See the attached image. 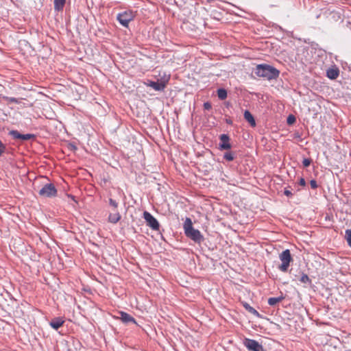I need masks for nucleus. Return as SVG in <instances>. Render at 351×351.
<instances>
[{
  "label": "nucleus",
  "mask_w": 351,
  "mask_h": 351,
  "mask_svg": "<svg viewBox=\"0 0 351 351\" xmlns=\"http://www.w3.org/2000/svg\"><path fill=\"white\" fill-rule=\"evenodd\" d=\"M255 73L258 77L271 80L276 79L279 76L280 72L278 69L270 65L263 64L256 66Z\"/></svg>",
  "instance_id": "obj_1"
},
{
  "label": "nucleus",
  "mask_w": 351,
  "mask_h": 351,
  "mask_svg": "<svg viewBox=\"0 0 351 351\" xmlns=\"http://www.w3.org/2000/svg\"><path fill=\"white\" fill-rule=\"evenodd\" d=\"M183 228L186 236L195 243H200L204 240L202 233L198 230L193 228V223L190 218H186L183 224Z\"/></svg>",
  "instance_id": "obj_2"
},
{
  "label": "nucleus",
  "mask_w": 351,
  "mask_h": 351,
  "mask_svg": "<svg viewBox=\"0 0 351 351\" xmlns=\"http://www.w3.org/2000/svg\"><path fill=\"white\" fill-rule=\"evenodd\" d=\"M279 258L281 261V265H279L278 269L281 271H287L289 267L290 263L292 261L290 251L289 250L282 251L279 255Z\"/></svg>",
  "instance_id": "obj_3"
},
{
  "label": "nucleus",
  "mask_w": 351,
  "mask_h": 351,
  "mask_svg": "<svg viewBox=\"0 0 351 351\" xmlns=\"http://www.w3.org/2000/svg\"><path fill=\"white\" fill-rule=\"evenodd\" d=\"M134 18V14L131 10L124 11L117 14V19L118 21L123 27H127L129 23Z\"/></svg>",
  "instance_id": "obj_4"
},
{
  "label": "nucleus",
  "mask_w": 351,
  "mask_h": 351,
  "mask_svg": "<svg viewBox=\"0 0 351 351\" xmlns=\"http://www.w3.org/2000/svg\"><path fill=\"white\" fill-rule=\"evenodd\" d=\"M38 194L44 197H52L57 195V190L54 184H47L39 191Z\"/></svg>",
  "instance_id": "obj_5"
},
{
  "label": "nucleus",
  "mask_w": 351,
  "mask_h": 351,
  "mask_svg": "<svg viewBox=\"0 0 351 351\" xmlns=\"http://www.w3.org/2000/svg\"><path fill=\"white\" fill-rule=\"evenodd\" d=\"M243 344L250 351H264L263 346L256 340L245 339Z\"/></svg>",
  "instance_id": "obj_6"
},
{
  "label": "nucleus",
  "mask_w": 351,
  "mask_h": 351,
  "mask_svg": "<svg viewBox=\"0 0 351 351\" xmlns=\"http://www.w3.org/2000/svg\"><path fill=\"white\" fill-rule=\"evenodd\" d=\"M143 217L147 225L153 230H158L159 229L160 226L158 221L149 212L145 211L143 213Z\"/></svg>",
  "instance_id": "obj_7"
},
{
  "label": "nucleus",
  "mask_w": 351,
  "mask_h": 351,
  "mask_svg": "<svg viewBox=\"0 0 351 351\" xmlns=\"http://www.w3.org/2000/svg\"><path fill=\"white\" fill-rule=\"evenodd\" d=\"M9 134L14 139H20L22 141H28L35 138V135L33 134H22L18 130H11L10 131Z\"/></svg>",
  "instance_id": "obj_8"
},
{
  "label": "nucleus",
  "mask_w": 351,
  "mask_h": 351,
  "mask_svg": "<svg viewBox=\"0 0 351 351\" xmlns=\"http://www.w3.org/2000/svg\"><path fill=\"white\" fill-rule=\"evenodd\" d=\"M220 143L219 145L221 150L229 149L231 148V145L229 142L230 138L227 134H223L220 136Z\"/></svg>",
  "instance_id": "obj_9"
},
{
  "label": "nucleus",
  "mask_w": 351,
  "mask_h": 351,
  "mask_svg": "<svg viewBox=\"0 0 351 351\" xmlns=\"http://www.w3.org/2000/svg\"><path fill=\"white\" fill-rule=\"evenodd\" d=\"M119 315H120L119 318L123 323H125V324H129V323L136 324L134 318L133 317H132L130 315H129L128 313L121 311L119 313Z\"/></svg>",
  "instance_id": "obj_10"
},
{
  "label": "nucleus",
  "mask_w": 351,
  "mask_h": 351,
  "mask_svg": "<svg viewBox=\"0 0 351 351\" xmlns=\"http://www.w3.org/2000/svg\"><path fill=\"white\" fill-rule=\"evenodd\" d=\"M146 85L147 86L152 87L155 90H162L165 87V84L163 82H158L153 81H148V82L146 83Z\"/></svg>",
  "instance_id": "obj_11"
},
{
  "label": "nucleus",
  "mask_w": 351,
  "mask_h": 351,
  "mask_svg": "<svg viewBox=\"0 0 351 351\" xmlns=\"http://www.w3.org/2000/svg\"><path fill=\"white\" fill-rule=\"evenodd\" d=\"M64 322V321L61 317H56L49 322V325L53 329L58 330L63 325Z\"/></svg>",
  "instance_id": "obj_12"
},
{
  "label": "nucleus",
  "mask_w": 351,
  "mask_h": 351,
  "mask_svg": "<svg viewBox=\"0 0 351 351\" xmlns=\"http://www.w3.org/2000/svg\"><path fill=\"white\" fill-rule=\"evenodd\" d=\"M326 75L328 78L335 80L339 75V69L336 67L329 68L326 71Z\"/></svg>",
  "instance_id": "obj_13"
},
{
  "label": "nucleus",
  "mask_w": 351,
  "mask_h": 351,
  "mask_svg": "<svg viewBox=\"0 0 351 351\" xmlns=\"http://www.w3.org/2000/svg\"><path fill=\"white\" fill-rule=\"evenodd\" d=\"M244 118L251 125V126L254 127L256 125L255 119L250 111L245 110L244 112Z\"/></svg>",
  "instance_id": "obj_14"
},
{
  "label": "nucleus",
  "mask_w": 351,
  "mask_h": 351,
  "mask_svg": "<svg viewBox=\"0 0 351 351\" xmlns=\"http://www.w3.org/2000/svg\"><path fill=\"white\" fill-rule=\"evenodd\" d=\"M121 216L119 213H110L108 217L109 221L115 223L119 221Z\"/></svg>",
  "instance_id": "obj_15"
},
{
  "label": "nucleus",
  "mask_w": 351,
  "mask_h": 351,
  "mask_svg": "<svg viewBox=\"0 0 351 351\" xmlns=\"http://www.w3.org/2000/svg\"><path fill=\"white\" fill-rule=\"evenodd\" d=\"M65 4V0H54V9L57 11L62 10Z\"/></svg>",
  "instance_id": "obj_16"
},
{
  "label": "nucleus",
  "mask_w": 351,
  "mask_h": 351,
  "mask_svg": "<svg viewBox=\"0 0 351 351\" xmlns=\"http://www.w3.org/2000/svg\"><path fill=\"white\" fill-rule=\"evenodd\" d=\"M283 299H284L283 296H280V297H277V298H269L268 299V304L270 306H274L277 303L281 302Z\"/></svg>",
  "instance_id": "obj_17"
},
{
  "label": "nucleus",
  "mask_w": 351,
  "mask_h": 351,
  "mask_svg": "<svg viewBox=\"0 0 351 351\" xmlns=\"http://www.w3.org/2000/svg\"><path fill=\"white\" fill-rule=\"evenodd\" d=\"M217 96L220 99H225L227 97V91L223 88L217 90Z\"/></svg>",
  "instance_id": "obj_18"
},
{
  "label": "nucleus",
  "mask_w": 351,
  "mask_h": 351,
  "mask_svg": "<svg viewBox=\"0 0 351 351\" xmlns=\"http://www.w3.org/2000/svg\"><path fill=\"white\" fill-rule=\"evenodd\" d=\"M345 239H346L348 245L351 247V229H347L346 230Z\"/></svg>",
  "instance_id": "obj_19"
},
{
  "label": "nucleus",
  "mask_w": 351,
  "mask_h": 351,
  "mask_svg": "<svg viewBox=\"0 0 351 351\" xmlns=\"http://www.w3.org/2000/svg\"><path fill=\"white\" fill-rule=\"evenodd\" d=\"M245 308L251 313H252L254 315L258 316L259 314L258 311L254 309L253 307L250 306L248 304H244Z\"/></svg>",
  "instance_id": "obj_20"
},
{
  "label": "nucleus",
  "mask_w": 351,
  "mask_h": 351,
  "mask_svg": "<svg viewBox=\"0 0 351 351\" xmlns=\"http://www.w3.org/2000/svg\"><path fill=\"white\" fill-rule=\"evenodd\" d=\"M3 99L9 103L19 104L20 101L19 99L12 97H4Z\"/></svg>",
  "instance_id": "obj_21"
},
{
  "label": "nucleus",
  "mask_w": 351,
  "mask_h": 351,
  "mask_svg": "<svg viewBox=\"0 0 351 351\" xmlns=\"http://www.w3.org/2000/svg\"><path fill=\"white\" fill-rule=\"evenodd\" d=\"M300 281L304 284H307V283L311 282V280H310L309 277L305 274H303L302 275V276L300 277Z\"/></svg>",
  "instance_id": "obj_22"
},
{
  "label": "nucleus",
  "mask_w": 351,
  "mask_h": 351,
  "mask_svg": "<svg viewBox=\"0 0 351 351\" xmlns=\"http://www.w3.org/2000/svg\"><path fill=\"white\" fill-rule=\"evenodd\" d=\"M223 158L228 161H232L234 160V156L232 152H226L224 154Z\"/></svg>",
  "instance_id": "obj_23"
},
{
  "label": "nucleus",
  "mask_w": 351,
  "mask_h": 351,
  "mask_svg": "<svg viewBox=\"0 0 351 351\" xmlns=\"http://www.w3.org/2000/svg\"><path fill=\"white\" fill-rule=\"evenodd\" d=\"M6 145L0 140V157H1L6 152Z\"/></svg>",
  "instance_id": "obj_24"
},
{
  "label": "nucleus",
  "mask_w": 351,
  "mask_h": 351,
  "mask_svg": "<svg viewBox=\"0 0 351 351\" xmlns=\"http://www.w3.org/2000/svg\"><path fill=\"white\" fill-rule=\"evenodd\" d=\"M287 123L289 124V125H291L293 124V123H295V117L292 115V114H290L288 117H287Z\"/></svg>",
  "instance_id": "obj_25"
},
{
  "label": "nucleus",
  "mask_w": 351,
  "mask_h": 351,
  "mask_svg": "<svg viewBox=\"0 0 351 351\" xmlns=\"http://www.w3.org/2000/svg\"><path fill=\"white\" fill-rule=\"evenodd\" d=\"M302 164L305 167H307L311 164V160L308 158H304L302 161Z\"/></svg>",
  "instance_id": "obj_26"
},
{
  "label": "nucleus",
  "mask_w": 351,
  "mask_h": 351,
  "mask_svg": "<svg viewBox=\"0 0 351 351\" xmlns=\"http://www.w3.org/2000/svg\"><path fill=\"white\" fill-rule=\"evenodd\" d=\"M310 184L312 189H316L317 187V182L315 180H311Z\"/></svg>",
  "instance_id": "obj_27"
},
{
  "label": "nucleus",
  "mask_w": 351,
  "mask_h": 351,
  "mask_svg": "<svg viewBox=\"0 0 351 351\" xmlns=\"http://www.w3.org/2000/svg\"><path fill=\"white\" fill-rule=\"evenodd\" d=\"M109 203H110V205L112 206V207H114V208L117 207V203L116 202V201L113 200L112 199H109Z\"/></svg>",
  "instance_id": "obj_28"
},
{
  "label": "nucleus",
  "mask_w": 351,
  "mask_h": 351,
  "mask_svg": "<svg viewBox=\"0 0 351 351\" xmlns=\"http://www.w3.org/2000/svg\"><path fill=\"white\" fill-rule=\"evenodd\" d=\"M204 108L205 110H210L211 108V104L209 102H205L204 104Z\"/></svg>",
  "instance_id": "obj_29"
},
{
  "label": "nucleus",
  "mask_w": 351,
  "mask_h": 351,
  "mask_svg": "<svg viewBox=\"0 0 351 351\" xmlns=\"http://www.w3.org/2000/svg\"><path fill=\"white\" fill-rule=\"evenodd\" d=\"M299 184H300L301 186H305V185H306V182H305L304 179V178H301L300 179V180H299Z\"/></svg>",
  "instance_id": "obj_30"
},
{
  "label": "nucleus",
  "mask_w": 351,
  "mask_h": 351,
  "mask_svg": "<svg viewBox=\"0 0 351 351\" xmlns=\"http://www.w3.org/2000/svg\"><path fill=\"white\" fill-rule=\"evenodd\" d=\"M285 195L289 197V196H291L292 195V193L289 190H285V192H284Z\"/></svg>",
  "instance_id": "obj_31"
}]
</instances>
